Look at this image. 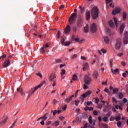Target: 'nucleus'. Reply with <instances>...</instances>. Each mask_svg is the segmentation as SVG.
Wrapping results in <instances>:
<instances>
[{
  "instance_id": "obj_1",
  "label": "nucleus",
  "mask_w": 128,
  "mask_h": 128,
  "mask_svg": "<svg viewBox=\"0 0 128 128\" xmlns=\"http://www.w3.org/2000/svg\"><path fill=\"white\" fill-rule=\"evenodd\" d=\"M56 72H52L50 74L49 76V80L52 82V86H56Z\"/></svg>"
},
{
  "instance_id": "obj_2",
  "label": "nucleus",
  "mask_w": 128,
  "mask_h": 128,
  "mask_svg": "<svg viewBox=\"0 0 128 128\" xmlns=\"http://www.w3.org/2000/svg\"><path fill=\"white\" fill-rule=\"evenodd\" d=\"M78 18V14L77 13H72L70 16L68 22L70 24H72L76 20V18Z\"/></svg>"
},
{
  "instance_id": "obj_3",
  "label": "nucleus",
  "mask_w": 128,
  "mask_h": 128,
  "mask_svg": "<svg viewBox=\"0 0 128 128\" xmlns=\"http://www.w3.org/2000/svg\"><path fill=\"white\" fill-rule=\"evenodd\" d=\"M98 10L96 7H94L92 10V16L94 20H96L98 16Z\"/></svg>"
},
{
  "instance_id": "obj_4",
  "label": "nucleus",
  "mask_w": 128,
  "mask_h": 128,
  "mask_svg": "<svg viewBox=\"0 0 128 128\" xmlns=\"http://www.w3.org/2000/svg\"><path fill=\"white\" fill-rule=\"evenodd\" d=\"M84 22V19L82 16H79L78 20L77 26L78 28H82V23Z\"/></svg>"
},
{
  "instance_id": "obj_5",
  "label": "nucleus",
  "mask_w": 128,
  "mask_h": 128,
  "mask_svg": "<svg viewBox=\"0 0 128 128\" xmlns=\"http://www.w3.org/2000/svg\"><path fill=\"white\" fill-rule=\"evenodd\" d=\"M120 46H122V40L120 38H118L116 40V48L117 50H120Z\"/></svg>"
},
{
  "instance_id": "obj_6",
  "label": "nucleus",
  "mask_w": 128,
  "mask_h": 128,
  "mask_svg": "<svg viewBox=\"0 0 128 128\" xmlns=\"http://www.w3.org/2000/svg\"><path fill=\"white\" fill-rule=\"evenodd\" d=\"M124 44H128V32H126L124 35Z\"/></svg>"
},
{
  "instance_id": "obj_7",
  "label": "nucleus",
  "mask_w": 128,
  "mask_h": 128,
  "mask_svg": "<svg viewBox=\"0 0 128 128\" xmlns=\"http://www.w3.org/2000/svg\"><path fill=\"white\" fill-rule=\"evenodd\" d=\"M90 82H92V78L88 76H86L84 77V82L86 84L90 86Z\"/></svg>"
},
{
  "instance_id": "obj_8",
  "label": "nucleus",
  "mask_w": 128,
  "mask_h": 128,
  "mask_svg": "<svg viewBox=\"0 0 128 128\" xmlns=\"http://www.w3.org/2000/svg\"><path fill=\"white\" fill-rule=\"evenodd\" d=\"M42 84H40L38 86H36L34 88H32L30 91V92H31V95L34 94V92H36V90L38 88H42Z\"/></svg>"
},
{
  "instance_id": "obj_9",
  "label": "nucleus",
  "mask_w": 128,
  "mask_h": 128,
  "mask_svg": "<svg viewBox=\"0 0 128 128\" xmlns=\"http://www.w3.org/2000/svg\"><path fill=\"white\" fill-rule=\"evenodd\" d=\"M120 8H116L114 10H113L112 12V14L113 16H116V14H120Z\"/></svg>"
},
{
  "instance_id": "obj_10",
  "label": "nucleus",
  "mask_w": 128,
  "mask_h": 128,
  "mask_svg": "<svg viewBox=\"0 0 128 128\" xmlns=\"http://www.w3.org/2000/svg\"><path fill=\"white\" fill-rule=\"evenodd\" d=\"M124 28H126V24L122 23L120 26V34L121 36L122 34V32H124Z\"/></svg>"
},
{
  "instance_id": "obj_11",
  "label": "nucleus",
  "mask_w": 128,
  "mask_h": 128,
  "mask_svg": "<svg viewBox=\"0 0 128 128\" xmlns=\"http://www.w3.org/2000/svg\"><path fill=\"white\" fill-rule=\"evenodd\" d=\"M90 31L92 32H96V24H91Z\"/></svg>"
},
{
  "instance_id": "obj_12",
  "label": "nucleus",
  "mask_w": 128,
  "mask_h": 128,
  "mask_svg": "<svg viewBox=\"0 0 128 128\" xmlns=\"http://www.w3.org/2000/svg\"><path fill=\"white\" fill-rule=\"evenodd\" d=\"M50 46V45H48V44H46V46H44V47H42V48L40 50V52L42 54H44L46 53V51L44 50V48H48Z\"/></svg>"
},
{
  "instance_id": "obj_13",
  "label": "nucleus",
  "mask_w": 128,
  "mask_h": 128,
  "mask_svg": "<svg viewBox=\"0 0 128 128\" xmlns=\"http://www.w3.org/2000/svg\"><path fill=\"white\" fill-rule=\"evenodd\" d=\"M70 32V25H67L65 29L64 30V34H68Z\"/></svg>"
},
{
  "instance_id": "obj_14",
  "label": "nucleus",
  "mask_w": 128,
  "mask_h": 128,
  "mask_svg": "<svg viewBox=\"0 0 128 128\" xmlns=\"http://www.w3.org/2000/svg\"><path fill=\"white\" fill-rule=\"evenodd\" d=\"M10 62L9 60H6L5 61L2 65L3 68H8V66H10Z\"/></svg>"
},
{
  "instance_id": "obj_15",
  "label": "nucleus",
  "mask_w": 128,
  "mask_h": 128,
  "mask_svg": "<svg viewBox=\"0 0 128 128\" xmlns=\"http://www.w3.org/2000/svg\"><path fill=\"white\" fill-rule=\"evenodd\" d=\"M86 20H88L90 18V11H88L86 14Z\"/></svg>"
},
{
  "instance_id": "obj_16",
  "label": "nucleus",
  "mask_w": 128,
  "mask_h": 128,
  "mask_svg": "<svg viewBox=\"0 0 128 128\" xmlns=\"http://www.w3.org/2000/svg\"><path fill=\"white\" fill-rule=\"evenodd\" d=\"M74 96V95L72 94L70 98H66V102H67V104H70V102H71V100H72V98Z\"/></svg>"
},
{
  "instance_id": "obj_17",
  "label": "nucleus",
  "mask_w": 128,
  "mask_h": 128,
  "mask_svg": "<svg viewBox=\"0 0 128 128\" xmlns=\"http://www.w3.org/2000/svg\"><path fill=\"white\" fill-rule=\"evenodd\" d=\"M52 112H53V116H56V114H60L62 112V110H52Z\"/></svg>"
},
{
  "instance_id": "obj_18",
  "label": "nucleus",
  "mask_w": 128,
  "mask_h": 128,
  "mask_svg": "<svg viewBox=\"0 0 128 128\" xmlns=\"http://www.w3.org/2000/svg\"><path fill=\"white\" fill-rule=\"evenodd\" d=\"M8 117H6L2 121L0 122V124H1L2 126H4V124H6V120H8Z\"/></svg>"
},
{
  "instance_id": "obj_19",
  "label": "nucleus",
  "mask_w": 128,
  "mask_h": 128,
  "mask_svg": "<svg viewBox=\"0 0 128 128\" xmlns=\"http://www.w3.org/2000/svg\"><path fill=\"white\" fill-rule=\"evenodd\" d=\"M108 24L110 28H114V23L112 20L108 22Z\"/></svg>"
},
{
  "instance_id": "obj_20",
  "label": "nucleus",
  "mask_w": 128,
  "mask_h": 128,
  "mask_svg": "<svg viewBox=\"0 0 128 128\" xmlns=\"http://www.w3.org/2000/svg\"><path fill=\"white\" fill-rule=\"evenodd\" d=\"M93 76L94 78H98V72L95 70L93 74Z\"/></svg>"
},
{
  "instance_id": "obj_21",
  "label": "nucleus",
  "mask_w": 128,
  "mask_h": 128,
  "mask_svg": "<svg viewBox=\"0 0 128 128\" xmlns=\"http://www.w3.org/2000/svg\"><path fill=\"white\" fill-rule=\"evenodd\" d=\"M88 68V64L87 62L85 63L84 64V68H82L84 72L86 71V68Z\"/></svg>"
},
{
  "instance_id": "obj_22",
  "label": "nucleus",
  "mask_w": 128,
  "mask_h": 128,
  "mask_svg": "<svg viewBox=\"0 0 128 128\" xmlns=\"http://www.w3.org/2000/svg\"><path fill=\"white\" fill-rule=\"evenodd\" d=\"M104 42H106V44H108L110 42V38L108 36H104Z\"/></svg>"
},
{
  "instance_id": "obj_23",
  "label": "nucleus",
  "mask_w": 128,
  "mask_h": 128,
  "mask_svg": "<svg viewBox=\"0 0 128 128\" xmlns=\"http://www.w3.org/2000/svg\"><path fill=\"white\" fill-rule=\"evenodd\" d=\"M17 92H20L21 96H23L24 94V91H22V88H17Z\"/></svg>"
},
{
  "instance_id": "obj_24",
  "label": "nucleus",
  "mask_w": 128,
  "mask_h": 128,
  "mask_svg": "<svg viewBox=\"0 0 128 128\" xmlns=\"http://www.w3.org/2000/svg\"><path fill=\"white\" fill-rule=\"evenodd\" d=\"M84 32H88V25H86L84 28Z\"/></svg>"
},
{
  "instance_id": "obj_25",
  "label": "nucleus",
  "mask_w": 128,
  "mask_h": 128,
  "mask_svg": "<svg viewBox=\"0 0 128 128\" xmlns=\"http://www.w3.org/2000/svg\"><path fill=\"white\" fill-rule=\"evenodd\" d=\"M60 124V121L56 120L52 124V126H58Z\"/></svg>"
},
{
  "instance_id": "obj_26",
  "label": "nucleus",
  "mask_w": 128,
  "mask_h": 128,
  "mask_svg": "<svg viewBox=\"0 0 128 128\" xmlns=\"http://www.w3.org/2000/svg\"><path fill=\"white\" fill-rule=\"evenodd\" d=\"M82 118H88V114H86V112H84L83 114H82Z\"/></svg>"
},
{
  "instance_id": "obj_27",
  "label": "nucleus",
  "mask_w": 128,
  "mask_h": 128,
  "mask_svg": "<svg viewBox=\"0 0 128 128\" xmlns=\"http://www.w3.org/2000/svg\"><path fill=\"white\" fill-rule=\"evenodd\" d=\"M112 74H116L118 72H120V70L118 68H116L115 70H114V69H112Z\"/></svg>"
},
{
  "instance_id": "obj_28",
  "label": "nucleus",
  "mask_w": 128,
  "mask_h": 128,
  "mask_svg": "<svg viewBox=\"0 0 128 128\" xmlns=\"http://www.w3.org/2000/svg\"><path fill=\"white\" fill-rule=\"evenodd\" d=\"M124 94H122V92H119L118 93V98L120 100H122V98H124Z\"/></svg>"
},
{
  "instance_id": "obj_29",
  "label": "nucleus",
  "mask_w": 128,
  "mask_h": 128,
  "mask_svg": "<svg viewBox=\"0 0 128 128\" xmlns=\"http://www.w3.org/2000/svg\"><path fill=\"white\" fill-rule=\"evenodd\" d=\"M53 104H60V101H58L56 99H54L52 102Z\"/></svg>"
},
{
  "instance_id": "obj_30",
  "label": "nucleus",
  "mask_w": 128,
  "mask_h": 128,
  "mask_svg": "<svg viewBox=\"0 0 128 128\" xmlns=\"http://www.w3.org/2000/svg\"><path fill=\"white\" fill-rule=\"evenodd\" d=\"M116 122H120V116L118 115V116L115 117Z\"/></svg>"
},
{
  "instance_id": "obj_31",
  "label": "nucleus",
  "mask_w": 128,
  "mask_h": 128,
  "mask_svg": "<svg viewBox=\"0 0 128 128\" xmlns=\"http://www.w3.org/2000/svg\"><path fill=\"white\" fill-rule=\"evenodd\" d=\"M125 72H124L122 74V76H124V78H126V76H128V71L126 70Z\"/></svg>"
},
{
  "instance_id": "obj_32",
  "label": "nucleus",
  "mask_w": 128,
  "mask_h": 128,
  "mask_svg": "<svg viewBox=\"0 0 128 128\" xmlns=\"http://www.w3.org/2000/svg\"><path fill=\"white\" fill-rule=\"evenodd\" d=\"M72 80H78V76L76 74H74L72 78Z\"/></svg>"
},
{
  "instance_id": "obj_33",
  "label": "nucleus",
  "mask_w": 128,
  "mask_h": 128,
  "mask_svg": "<svg viewBox=\"0 0 128 128\" xmlns=\"http://www.w3.org/2000/svg\"><path fill=\"white\" fill-rule=\"evenodd\" d=\"M66 74V70H64V69H62V72H60V74H61V76H64V74Z\"/></svg>"
},
{
  "instance_id": "obj_34",
  "label": "nucleus",
  "mask_w": 128,
  "mask_h": 128,
  "mask_svg": "<svg viewBox=\"0 0 128 128\" xmlns=\"http://www.w3.org/2000/svg\"><path fill=\"white\" fill-rule=\"evenodd\" d=\"M62 62V60L61 59H58L56 60V64H60Z\"/></svg>"
},
{
  "instance_id": "obj_35",
  "label": "nucleus",
  "mask_w": 128,
  "mask_h": 128,
  "mask_svg": "<svg viewBox=\"0 0 128 128\" xmlns=\"http://www.w3.org/2000/svg\"><path fill=\"white\" fill-rule=\"evenodd\" d=\"M88 120L90 124H92V116H90Z\"/></svg>"
},
{
  "instance_id": "obj_36",
  "label": "nucleus",
  "mask_w": 128,
  "mask_h": 128,
  "mask_svg": "<svg viewBox=\"0 0 128 128\" xmlns=\"http://www.w3.org/2000/svg\"><path fill=\"white\" fill-rule=\"evenodd\" d=\"M118 92V89L116 88H113V94H116Z\"/></svg>"
},
{
  "instance_id": "obj_37",
  "label": "nucleus",
  "mask_w": 128,
  "mask_h": 128,
  "mask_svg": "<svg viewBox=\"0 0 128 128\" xmlns=\"http://www.w3.org/2000/svg\"><path fill=\"white\" fill-rule=\"evenodd\" d=\"M114 22H115V24L116 26H118V19H116V18H114Z\"/></svg>"
},
{
  "instance_id": "obj_38",
  "label": "nucleus",
  "mask_w": 128,
  "mask_h": 128,
  "mask_svg": "<svg viewBox=\"0 0 128 128\" xmlns=\"http://www.w3.org/2000/svg\"><path fill=\"white\" fill-rule=\"evenodd\" d=\"M70 44H72V42H66L64 45L66 46H70Z\"/></svg>"
},
{
  "instance_id": "obj_39",
  "label": "nucleus",
  "mask_w": 128,
  "mask_h": 128,
  "mask_svg": "<svg viewBox=\"0 0 128 128\" xmlns=\"http://www.w3.org/2000/svg\"><path fill=\"white\" fill-rule=\"evenodd\" d=\"M112 102H116V104H118V100H116V98L113 97L112 98Z\"/></svg>"
},
{
  "instance_id": "obj_40",
  "label": "nucleus",
  "mask_w": 128,
  "mask_h": 128,
  "mask_svg": "<svg viewBox=\"0 0 128 128\" xmlns=\"http://www.w3.org/2000/svg\"><path fill=\"white\" fill-rule=\"evenodd\" d=\"M80 102V100H75V106H78V104Z\"/></svg>"
},
{
  "instance_id": "obj_41",
  "label": "nucleus",
  "mask_w": 128,
  "mask_h": 128,
  "mask_svg": "<svg viewBox=\"0 0 128 128\" xmlns=\"http://www.w3.org/2000/svg\"><path fill=\"white\" fill-rule=\"evenodd\" d=\"M110 2H112V0H106V6H108Z\"/></svg>"
},
{
  "instance_id": "obj_42",
  "label": "nucleus",
  "mask_w": 128,
  "mask_h": 128,
  "mask_svg": "<svg viewBox=\"0 0 128 128\" xmlns=\"http://www.w3.org/2000/svg\"><path fill=\"white\" fill-rule=\"evenodd\" d=\"M74 40H75L76 42H84V40H82L80 41V38H76V39Z\"/></svg>"
},
{
  "instance_id": "obj_43",
  "label": "nucleus",
  "mask_w": 128,
  "mask_h": 128,
  "mask_svg": "<svg viewBox=\"0 0 128 128\" xmlns=\"http://www.w3.org/2000/svg\"><path fill=\"white\" fill-rule=\"evenodd\" d=\"M122 126V122H120V121H118V122H117V126H118V128H120Z\"/></svg>"
},
{
  "instance_id": "obj_44",
  "label": "nucleus",
  "mask_w": 128,
  "mask_h": 128,
  "mask_svg": "<svg viewBox=\"0 0 128 128\" xmlns=\"http://www.w3.org/2000/svg\"><path fill=\"white\" fill-rule=\"evenodd\" d=\"M6 58V55L4 54L3 56L0 57V60H4V58Z\"/></svg>"
},
{
  "instance_id": "obj_45",
  "label": "nucleus",
  "mask_w": 128,
  "mask_h": 128,
  "mask_svg": "<svg viewBox=\"0 0 128 128\" xmlns=\"http://www.w3.org/2000/svg\"><path fill=\"white\" fill-rule=\"evenodd\" d=\"M78 92H80V90H77L75 93V98H76L78 96Z\"/></svg>"
},
{
  "instance_id": "obj_46",
  "label": "nucleus",
  "mask_w": 128,
  "mask_h": 128,
  "mask_svg": "<svg viewBox=\"0 0 128 128\" xmlns=\"http://www.w3.org/2000/svg\"><path fill=\"white\" fill-rule=\"evenodd\" d=\"M126 13L124 12L123 13V20H126Z\"/></svg>"
},
{
  "instance_id": "obj_47",
  "label": "nucleus",
  "mask_w": 128,
  "mask_h": 128,
  "mask_svg": "<svg viewBox=\"0 0 128 128\" xmlns=\"http://www.w3.org/2000/svg\"><path fill=\"white\" fill-rule=\"evenodd\" d=\"M102 126L104 128H108V124H102Z\"/></svg>"
},
{
  "instance_id": "obj_48",
  "label": "nucleus",
  "mask_w": 128,
  "mask_h": 128,
  "mask_svg": "<svg viewBox=\"0 0 128 128\" xmlns=\"http://www.w3.org/2000/svg\"><path fill=\"white\" fill-rule=\"evenodd\" d=\"M85 93H86V96H90V94H92V91L88 90V92H86Z\"/></svg>"
},
{
  "instance_id": "obj_49",
  "label": "nucleus",
  "mask_w": 128,
  "mask_h": 128,
  "mask_svg": "<svg viewBox=\"0 0 128 128\" xmlns=\"http://www.w3.org/2000/svg\"><path fill=\"white\" fill-rule=\"evenodd\" d=\"M66 108H68V105L65 104V105L64 106H63V107L62 108V110H66Z\"/></svg>"
},
{
  "instance_id": "obj_50",
  "label": "nucleus",
  "mask_w": 128,
  "mask_h": 128,
  "mask_svg": "<svg viewBox=\"0 0 128 128\" xmlns=\"http://www.w3.org/2000/svg\"><path fill=\"white\" fill-rule=\"evenodd\" d=\"M103 120L104 122H108V117L106 116H104V118H103Z\"/></svg>"
},
{
  "instance_id": "obj_51",
  "label": "nucleus",
  "mask_w": 128,
  "mask_h": 128,
  "mask_svg": "<svg viewBox=\"0 0 128 128\" xmlns=\"http://www.w3.org/2000/svg\"><path fill=\"white\" fill-rule=\"evenodd\" d=\"M84 110L86 112H88V110H90V107L86 106L85 108H84Z\"/></svg>"
},
{
  "instance_id": "obj_52",
  "label": "nucleus",
  "mask_w": 128,
  "mask_h": 128,
  "mask_svg": "<svg viewBox=\"0 0 128 128\" xmlns=\"http://www.w3.org/2000/svg\"><path fill=\"white\" fill-rule=\"evenodd\" d=\"M104 92H107V94H110V92L108 91V88H106L104 90Z\"/></svg>"
},
{
  "instance_id": "obj_53",
  "label": "nucleus",
  "mask_w": 128,
  "mask_h": 128,
  "mask_svg": "<svg viewBox=\"0 0 128 128\" xmlns=\"http://www.w3.org/2000/svg\"><path fill=\"white\" fill-rule=\"evenodd\" d=\"M98 111L96 110H94V112H93V114L94 116H98Z\"/></svg>"
},
{
  "instance_id": "obj_54",
  "label": "nucleus",
  "mask_w": 128,
  "mask_h": 128,
  "mask_svg": "<svg viewBox=\"0 0 128 128\" xmlns=\"http://www.w3.org/2000/svg\"><path fill=\"white\" fill-rule=\"evenodd\" d=\"M84 90H88V86H86V84H84Z\"/></svg>"
},
{
  "instance_id": "obj_55",
  "label": "nucleus",
  "mask_w": 128,
  "mask_h": 128,
  "mask_svg": "<svg viewBox=\"0 0 128 128\" xmlns=\"http://www.w3.org/2000/svg\"><path fill=\"white\" fill-rule=\"evenodd\" d=\"M58 38H60V31L58 32Z\"/></svg>"
},
{
  "instance_id": "obj_56",
  "label": "nucleus",
  "mask_w": 128,
  "mask_h": 128,
  "mask_svg": "<svg viewBox=\"0 0 128 128\" xmlns=\"http://www.w3.org/2000/svg\"><path fill=\"white\" fill-rule=\"evenodd\" d=\"M73 32H78V29L76 28V27L74 26L73 28Z\"/></svg>"
},
{
  "instance_id": "obj_57",
  "label": "nucleus",
  "mask_w": 128,
  "mask_h": 128,
  "mask_svg": "<svg viewBox=\"0 0 128 128\" xmlns=\"http://www.w3.org/2000/svg\"><path fill=\"white\" fill-rule=\"evenodd\" d=\"M90 104H92V101H88L87 102V106H90Z\"/></svg>"
},
{
  "instance_id": "obj_58",
  "label": "nucleus",
  "mask_w": 128,
  "mask_h": 128,
  "mask_svg": "<svg viewBox=\"0 0 128 128\" xmlns=\"http://www.w3.org/2000/svg\"><path fill=\"white\" fill-rule=\"evenodd\" d=\"M116 120V117L114 116H112L111 118H110V121L112 122Z\"/></svg>"
},
{
  "instance_id": "obj_59",
  "label": "nucleus",
  "mask_w": 128,
  "mask_h": 128,
  "mask_svg": "<svg viewBox=\"0 0 128 128\" xmlns=\"http://www.w3.org/2000/svg\"><path fill=\"white\" fill-rule=\"evenodd\" d=\"M78 56V54H74L73 56L72 57V58H76V57Z\"/></svg>"
},
{
  "instance_id": "obj_60",
  "label": "nucleus",
  "mask_w": 128,
  "mask_h": 128,
  "mask_svg": "<svg viewBox=\"0 0 128 128\" xmlns=\"http://www.w3.org/2000/svg\"><path fill=\"white\" fill-rule=\"evenodd\" d=\"M114 62V60H112V59H111L110 61V66H112V62Z\"/></svg>"
},
{
  "instance_id": "obj_61",
  "label": "nucleus",
  "mask_w": 128,
  "mask_h": 128,
  "mask_svg": "<svg viewBox=\"0 0 128 128\" xmlns=\"http://www.w3.org/2000/svg\"><path fill=\"white\" fill-rule=\"evenodd\" d=\"M36 75L38 76H40L41 78H42V76L40 72L36 74Z\"/></svg>"
},
{
  "instance_id": "obj_62",
  "label": "nucleus",
  "mask_w": 128,
  "mask_h": 128,
  "mask_svg": "<svg viewBox=\"0 0 128 128\" xmlns=\"http://www.w3.org/2000/svg\"><path fill=\"white\" fill-rule=\"evenodd\" d=\"M82 96H83V98H86V96H88V95H86V93H84L82 94Z\"/></svg>"
},
{
  "instance_id": "obj_63",
  "label": "nucleus",
  "mask_w": 128,
  "mask_h": 128,
  "mask_svg": "<svg viewBox=\"0 0 128 128\" xmlns=\"http://www.w3.org/2000/svg\"><path fill=\"white\" fill-rule=\"evenodd\" d=\"M80 12L82 14V12H84V8H82L80 9Z\"/></svg>"
},
{
  "instance_id": "obj_64",
  "label": "nucleus",
  "mask_w": 128,
  "mask_h": 128,
  "mask_svg": "<svg viewBox=\"0 0 128 128\" xmlns=\"http://www.w3.org/2000/svg\"><path fill=\"white\" fill-rule=\"evenodd\" d=\"M65 40H64V38H62V44H65V42H65Z\"/></svg>"
}]
</instances>
